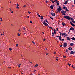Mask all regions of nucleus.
Returning <instances> with one entry per match:
<instances>
[{
    "instance_id": "e2e57ef3",
    "label": "nucleus",
    "mask_w": 75,
    "mask_h": 75,
    "mask_svg": "<svg viewBox=\"0 0 75 75\" xmlns=\"http://www.w3.org/2000/svg\"><path fill=\"white\" fill-rule=\"evenodd\" d=\"M54 54H56V52H54Z\"/></svg>"
},
{
    "instance_id": "c756f323",
    "label": "nucleus",
    "mask_w": 75,
    "mask_h": 75,
    "mask_svg": "<svg viewBox=\"0 0 75 75\" xmlns=\"http://www.w3.org/2000/svg\"><path fill=\"white\" fill-rule=\"evenodd\" d=\"M66 52L67 53H68V50L67 49L66 50Z\"/></svg>"
},
{
    "instance_id": "864d4df0",
    "label": "nucleus",
    "mask_w": 75,
    "mask_h": 75,
    "mask_svg": "<svg viewBox=\"0 0 75 75\" xmlns=\"http://www.w3.org/2000/svg\"><path fill=\"white\" fill-rule=\"evenodd\" d=\"M64 58H66V56H64Z\"/></svg>"
},
{
    "instance_id": "bb28decb",
    "label": "nucleus",
    "mask_w": 75,
    "mask_h": 75,
    "mask_svg": "<svg viewBox=\"0 0 75 75\" xmlns=\"http://www.w3.org/2000/svg\"><path fill=\"white\" fill-rule=\"evenodd\" d=\"M49 17H50V18H51V19L53 20L54 19H53V18H52L51 17H50V16H49Z\"/></svg>"
},
{
    "instance_id": "473e14b6",
    "label": "nucleus",
    "mask_w": 75,
    "mask_h": 75,
    "mask_svg": "<svg viewBox=\"0 0 75 75\" xmlns=\"http://www.w3.org/2000/svg\"><path fill=\"white\" fill-rule=\"evenodd\" d=\"M9 50L10 51H12V49L11 48H9Z\"/></svg>"
},
{
    "instance_id": "393cba45",
    "label": "nucleus",
    "mask_w": 75,
    "mask_h": 75,
    "mask_svg": "<svg viewBox=\"0 0 75 75\" xmlns=\"http://www.w3.org/2000/svg\"><path fill=\"white\" fill-rule=\"evenodd\" d=\"M38 64H37L36 65H35V67H38Z\"/></svg>"
},
{
    "instance_id": "39448f33",
    "label": "nucleus",
    "mask_w": 75,
    "mask_h": 75,
    "mask_svg": "<svg viewBox=\"0 0 75 75\" xmlns=\"http://www.w3.org/2000/svg\"><path fill=\"white\" fill-rule=\"evenodd\" d=\"M61 13L62 14L66 13V12L65 11H61Z\"/></svg>"
},
{
    "instance_id": "20e7f679",
    "label": "nucleus",
    "mask_w": 75,
    "mask_h": 75,
    "mask_svg": "<svg viewBox=\"0 0 75 75\" xmlns=\"http://www.w3.org/2000/svg\"><path fill=\"white\" fill-rule=\"evenodd\" d=\"M58 11H60L62 10L60 6H59V8L57 9Z\"/></svg>"
},
{
    "instance_id": "b1692460",
    "label": "nucleus",
    "mask_w": 75,
    "mask_h": 75,
    "mask_svg": "<svg viewBox=\"0 0 75 75\" xmlns=\"http://www.w3.org/2000/svg\"><path fill=\"white\" fill-rule=\"evenodd\" d=\"M67 65H69V66L71 65V64H69V63H68Z\"/></svg>"
},
{
    "instance_id": "4468645a",
    "label": "nucleus",
    "mask_w": 75,
    "mask_h": 75,
    "mask_svg": "<svg viewBox=\"0 0 75 75\" xmlns=\"http://www.w3.org/2000/svg\"><path fill=\"white\" fill-rule=\"evenodd\" d=\"M66 35V33H63L62 34V36H64L65 35Z\"/></svg>"
},
{
    "instance_id": "6e6552de",
    "label": "nucleus",
    "mask_w": 75,
    "mask_h": 75,
    "mask_svg": "<svg viewBox=\"0 0 75 75\" xmlns=\"http://www.w3.org/2000/svg\"><path fill=\"white\" fill-rule=\"evenodd\" d=\"M70 24H71V25H72V26H73V27H75V25L73 24V23H72L71 21L70 22Z\"/></svg>"
},
{
    "instance_id": "a211bd4d",
    "label": "nucleus",
    "mask_w": 75,
    "mask_h": 75,
    "mask_svg": "<svg viewBox=\"0 0 75 75\" xmlns=\"http://www.w3.org/2000/svg\"><path fill=\"white\" fill-rule=\"evenodd\" d=\"M50 8L52 9H53V6H50Z\"/></svg>"
},
{
    "instance_id": "9b49d317",
    "label": "nucleus",
    "mask_w": 75,
    "mask_h": 75,
    "mask_svg": "<svg viewBox=\"0 0 75 75\" xmlns=\"http://www.w3.org/2000/svg\"><path fill=\"white\" fill-rule=\"evenodd\" d=\"M62 25H63V26H64H64L66 25L65 23H64V22H62Z\"/></svg>"
},
{
    "instance_id": "c85d7f7f",
    "label": "nucleus",
    "mask_w": 75,
    "mask_h": 75,
    "mask_svg": "<svg viewBox=\"0 0 75 75\" xmlns=\"http://www.w3.org/2000/svg\"><path fill=\"white\" fill-rule=\"evenodd\" d=\"M16 6H19V4H18V3L17 4H16Z\"/></svg>"
},
{
    "instance_id": "c9c22d12",
    "label": "nucleus",
    "mask_w": 75,
    "mask_h": 75,
    "mask_svg": "<svg viewBox=\"0 0 75 75\" xmlns=\"http://www.w3.org/2000/svg\"><path fill=\"white\" fill-rule=\"evenodd\" d=\"M0 19H1L0 21H1L3 20L2 18H0Z\"/></svg>"
},
{
    "instance_id": "680f3d73",
    "label": "nucleus",
    "mask_w": 75,
    "mask_h": 75,
    "mask_svg": "<svg viewBox=\"0 0 75 75\" xmlns=\"http://www.w3.org/2000/svg\"><path fill=\"white\" fill-rule=\"evenodd\" d=\"M23 7H26V6L24 5Z\"/></svg>"
},
{
    "instance_id": "5fc2aeb1",
    "label": "nucleus",
    "mask_w": 75,
    "mask_h": 75,
    "mask_svg": "<svg viewBox=\"0 0 75 75\" xmlns=\"http://www.w3.org/2000/svg\"><path fill=\"white\" fill-rule=\"evenodd\" d=\"M72 67L73 68H74V67L73 65L72 66Z\"/></svg>"
},
{
    "instance_id": "72a5a7b5",
    "label": "nucleus",
    "mask_w": 75,
    "mask_h": 75,
    "mask_svg": "<svg viewBox=\"0 0 75 75\" xmlns=\"http://www.w3.org/2000/svg\"><path fill=\"white\" fill-rule=\"evenodd\" d=\"M55 2V1H52V3H54Z\"/></svg>"
},
{
    "instance_id": "09e8293b",
    "label": "nucleus",
    "mask_w": 75,
    "mask_h": 75,
    "mask_svg": "<svg viewBox=\"0 0 75 75\" xmlns=\"http://www.w3.org/2000/svg\"><path fill=\"white\" fill-rule=\"evenodd\" d=\"M54 34H56V31H54V32H53Z\"/></svg>"
},
{
    "instance_id": "79ce46f5",
    "label": "nucleus",
    "mask_w": 75,
    "mask_h": 75,
    "mask_svg": "<svg viewBox=\"0 0 75 75\" xmlns=\"http://www.w3.org/2000/svg\"><path fill=\"white\" fill-rule=\"evenodd\" d=\"M16 8H17L18 9H19V7H18V6H17L16 7Z\"/></svg>"
},
{
    "instance_id": "8fccbe9b",
    "label": "nucleus",
    "mask_w": 75,
    "mask_h": 75,
    "mask_svg": "<svg viewBox=\"0 0 75 75\" xmlns=\"http://www.w3.org/2000/svg\"><path fill=\"white\" fill-rule=\"evenodd\" d=\"M58 28H57V29L56 31H58Z\"/></svg>"
},
{
    "instance_id": "9d476101",
    "label": "nucleus",
    "mask_w": 75,
    "mask_h": 75,
    "mask_svg": "<svg viewBox=\"0 0 75 75\" xmlns=\"http://www.w3.org/2000/svg\"><path fill=\"white\" fill-rule=\"evenodd\" d=\"M74 54V51H71L70 52V54Z\"/></svg>"
},
{
    "instance_id": "13d9d810",
    "label": "nucleus",
    "mask_w": 75,
    "mask_h": 75,
    "mask_svg": "<svg viewBox=\"0 0 75 75\" xmlns=\"http://www.w3.org/2000/svg\"><path fill=\"white\" fill-rule=\"evenodd\" d=\"M4 35V34H1V36H3V35Z\"/></svg>"
},
{
    "instance_id": "6e6d98bb",
    "label": "nucleus",
    "mask_w": 75,
    "mask_h": 75,
    "mask_svg": "<svg viewBox=\"0 0 75 75\" xmlns=\"http://www.w3.org/2000/svg\"><path fill=\"white\" fill-rule=\"evenodd\" d=\"M46 55H48V53H46Z\"/></svg>"
},
{
    "instance_id": "c03bdc74",
    "label": "nucleus",
    "mask_w": 75,
    "mask_h": 75,
    "mask_svg": "<svg viewBox=\"0 0 75 75\" xmlns=\"http://www.w3.org/2000/svg\"><path fill=\"white\" fill-rule=\"evenodd\" d=\"M18 36H20V34L19 33H18Z\"/></svg>"
},
{
    "instance_id": "69168bd1",
    "label": "nucleus",
    "mask_w": 75,
    "mask_h": 75,
    "mask_svg": "<svg viewBox=\"0 0 75 75\" xmlns=\"http://www.w3.org/2000/svg\"><path fill=\"white\" fill-rule=\"evenodd\" d=\"M58 59L57 58L56 59V60L57 61H58Z\"/></svg>"
},
{
    "instance_id": "0e129e2a",
    "label": "nucleus",
    "mask_w": 75,
    "mask_h": 75,
    "mask_svg": "<svg viewBox=\"0 0 75 75\" xmlns=\"http://www.w3.org/2000/svg\"><path fill=\"white\" fill-rule=\"evenodd\" d=\"M62 45H61L60 46V47H62Z\"/></svg>"
},
{
    "instance_id": "7c9ffc66",
    "label": "nucleus",
    "mask_w": 75,
    "mask_h": 75,
    "mask_svg": "<svg viewBox=\"0 0 75 75\" xmlns=\"http://www.w3.org/2000/svg\"><path fill=\"white\" fill-rule=\"evenodd\" d=\"M28 13L29 14H30L31 13V12L28 11Z\"/></svg>"
},
{
    "instance_id": "f8f14e48",
    "label": "nucleus",
    "mask_w": 75,
    "mask_h": 75,
    "mask_svg": "<svg viewBox=\"0 0 75 75\" xmlns=\"http://www.w3.org/2000/svg\"><path fill=\"white\" fill-rule=\"evenodd\" d=\"M67 40H68L69 41H70V37H67Z\"/></svg>"
},
{
    "instance_id": "58836bf2",
    "label": "nucleus",
    "mask_w": 75,
    "mask_h": 75,
    "mask_svg": "<svg viewBox=\"0 0 75 75\" xmlns=\"http://www.w3.org/2000/svg\"><path fill=\"white\" fill-rule=\"evenodd\" d=\"M37 15H38V17H40V16L39 15L38 13H37Z\"/></svg>"
},
{
    "instance_id": "ea45409f",
    "label": "nucleus",
    "mask_w": 75,
    "mask_h": 75,
    "mask_svg": "<svg viewBox=\"0 0 75 75\" xmlns=\"http://www.w3.org/2000/svg\"><path fill=\"white\" fill-rule=\"evenodd\" d=\"M59 33H60V36H61V34H62V33H61V32H59Z\"/></svg>"
},
{
    "instance_id": "412c9836",
    "label": "nucleus",
    "mask_w": 75,
    "mask_h": 75,
    "mask_svg": "<svg viewBox=\"0 0 75 75\" xmlns=\"http://www.w3.org/2000/svg\"><path fill=\"white\" fill-rule=\"evenodd\" d=\"M67 7H63V8H62V9H67Z\"/></svg>"
},
{
    "instance_id": "4d7b16f0",
    "label": "nucleus",
    "mask_w": 75,
    "mask_h": 75,
    "mask_svg": "<svg viewBox=\"0 0 75 75\" xmlns=\"http://www.w3.org/2000/svg\"><path fill=\"white\" fill-rule=\"evenodd\" d=\"M74 4H75V0L74 1Z\"/></svg>"
},
{
    "instance_id": "49530a36",
    "label": "nucleus",
    "mask_w": 75,
    "mask_h": 75,
    "mask_svg": "<svg viewBox=\"0 0 75 75\" xmlns=\"http://www.w3.org/2000/svg\"><path fill=\"white\" fill-rule=\"evenodd\" d=\"M16 47H17L18 46V44H16Z\"/></svg>"
},
{
    "instance_id": "2eb2a0df",
    "label": "nucleus",
    "mask_w": 75,
    "mask_h": 75,
    "mask_svg": "<svg viewBox=\"0 0 75 75\" xmlns=\"http://www.w3.org/2000/svg\"><path fill=\"white\" fill-rule=\"evenodd\" d=\"M71 39L73 40H75V38L74 37H72V38H71Z\"/></svg>"
},
{
    "instance_id": "f704fd0d",
    "label": "nucleus",
    "mask_w": 75,
    "mask_h": 75,
    "mask_svg": "<svg viewBox=\"0 0 75 75\" xmlns=\"http://www.w3.org/2000/svg\"><path fill=\"white\" fill-rule=\"evenodd\" d=\"M32 43H33V44H34V45L35 44V42H34L32 41Z\"/></svg>"
},
{
    "instance_id": "7ed1b4c3",
    "label": "nucleus",
    "mask_w": 75,
    "mask_h": 75,
    "mask_svg": "<svg viewBox=\"0 0 75 75\" xmlns=\"http://www.w3.org/2000/svg\"><path fill=\"white\" fill-rule=\"evenodd\" d=\"M50 14L52 16L54 17V16H55V13H53L52 11L51 12Z\"/></svg>"
},
{
    "instance_id": "aec40b11",
    "label": "nucleus",
    "mask_w": 75,
    "mask_h": 75,
    "mask_svg": "<svg viewBox=\"0 0 75 75\" xmlns=\"http://www.w3.org/2000/svg\"><path fill=\"white\" fill-rule=\"evenodd\" d=\"M65 11L67 12H69V10H68V9L67 8L66 9Z\"/></svg>"
},
{
    "instance_id": "bf43d9fd",
    "label": "nucleus",
    "mask_w": 75,
    "mask_h": 75,
    "mask_svg": "<svg viewBox=\"0 0 75 75\" xmlns=\"http://www.w3.org/2000/svg\"><path fill=\"white\" fill-rule=\"evenodd\" d=\"M72 6L73 7H74V5H72Z\"/></svg>"
},
{
    "instance_id": "052dcab7",
    "label": "nucleus",
    "mask_w": 75,
    "mask_h": 75,
    "mask_svg": "<svg viewBox=\"0 0 75 75\" xmlns=\"http://www.w3.org/2000/svg\"><path fill=\"white\" fill-rule=\"evenodd\" d=\"M25 28H23V29H24V30H25Z\"/></svg>"
},
{
    "instance_id": "dca6fc26",
    "label": "nucleus",
    "mask_w": 75,
    "mask_h": 75,
    "mask_svg": "<svg viewBox=\"0 0 75 75\" xmlns=\"http://www.w3.org/2000/svg\"><path fill=\"white\" fill-rule=\"evenodd\" d=\"M40 17H41V18H40L41 20H42L44 19V18L42 16H41Z\"/></svg>"
},
{
    "instance_id": "423d86ee",
    "label": "nucleus",
    "mask_w": 75,
    "mask_h": 75,
    "mask_svg": "<svg viewBox=\"0 0 75 75\" xmlns=\"http://www.w3.org/2000/svg\"><path fill=\"white\" fill-rule=\"evenodd\" d=\"M59 39L60 41H64V39L61 40V36H59Z\"/></svg>"
},
{
    "instance_id": "a18cd8bd",
    "label": "nucleus",
    "mask_w": 75,
    "mask_h": 75,
    "mask_svg": "<svg viewBox=\"0 0 75 75\" xmlns=\"http://www.w3.org/2000/svg\"><path fill=\"white\" fill-rule=\"evenodd\" d=\"M51 6H52L54 7V5H51Z\"/></svg>"
},
{
    "instance_id": "1a4fd4ad",
    "label": "nucleus",
    "mask_w": 75,
    "mask_h": 75,
    "mask_svg": "<svg viewBox=\"0 0 75 75\" xmlns=\"http://www.w3.org/2000/svg\"><path fill=\"white\" fill-rule=\"evenodd\" d=\"M70 30L71 31L72 30H74V28L73 27H71V28H70Z\"/></svg>"
},
{
    "instance_id": "e433bc0d",
    "label": "nucleus",
    "mask_w": 75,
    "mask_h": 75,
    "mask_svg": "<svg viewBox=\"0 0 75 75\" xmlns=\"http://www.w3.org/2000/svg\"><path fill=\"white\" fill-rule=\"evenodd\" d=\"M55 1V2H59V1H57V0H55V1Z\"/></svg>"
},
{
    "instance_id": "0eeeda50",
    "label": "nucleus",
    "mask_w": 75,
    "mask_h": 75,
    "mask_svg": "<svg viewBox=\"0 0 75 75\" xmlns=\"http://www.w3.org/2000/svg\"><path fill=\"white\" fill-rule=\"evenodd\" d=\"M67 45L68 44L67 43H64L63 45V46L64 47H66Z\"/></svg>"
},
{
    "instance_id": "774afa93",
    "label": "nucleus",
    "mask_w": 75,
    "mask_h": 75,
    "mask_svg": "<svg viewBox=\"0 0 75 75\" xmlns=\"http://www.w3.org/2000/svg\"><path fill=\"white\" fill-rule=\"evenodd\" d=\"M56 37H57V38H58L59 37V36H57Z\"/></svg>"
},
{
    "instance_id": "ddd939ff",
    "label": "nucleus",
    "mask_w": 75,
    "mask_h": 75,
    "mask_svg": "<svg viewBox=\"0 0 75 75\" xmlns=\"http://www.w3.org/2000/svg\"><path fill=\"white\" fill-rule=\"evenodd\" d=\"M68 50L69 51H71L72 50V48L71 47H70L69 48H68Z\"/></svg>"
},
{
    "instance_id": "f3484780",
    "label": "nucleus",
    "mask_w": 75,
    "mask_h": 75,
    "mask_svg": "<svg viewBox=\"0 0 75 75\" xmlns=\"http://www.w3.org/2000/svg\"><path fill=\"white\" fill-rule=\"evenodd\" d=\"M56 3H57V5L59 6V3H58V2H56Z\"/></svg>"
},
{
    "instance_id": "4be33fe9",
    "label": "nucleus",
    "mask_w": 75,
    "mask_h": 75,
    "mask_svg": "<svg viewBox=\"0 0 75 75\" xmlns=\"http://www.w3.org/2000/svg\"><path fill=\"white\" fill-rule=\"evenodd\" d=\"M17 64H18V66L19 67H20V65H21V64H18V63Z\"/></svg>"
},
{
    "instance_id": "5701e85b",
    "label": "nucleus",
    "mask_w": 75,
    "mask_h": 75,
    "mask_svg": "<svg viewBox=\"0 0 75 75\" xmlns=\"http://www.w3.org/2000/svg\"><path fill=\"white\" fill-rule=\"evenodd\" d=\"M49 28L52 29V30H53V28H52L51 27H49Z\"/></svg>"
},
{
    "instance_id": "37998d69",
    "label": "nucleus",
    "mask_w": 75,
    "mask_h": 75,
    "mask_svg": "<svg viewBox=\"0 0 75 75\" xmlns=\"http://www.w3.org/2000/svg\"><path fill=\"white\" fill-rule=\"evenodd\" d=\"M30 23H33L32 22V21H30Z\"/></svg>"
},
{
    "instance_id": "2f4dec72",
    "label": "nucleus",
    "mask_w": 75,
    "mask_h": 75,
    "mask_svg": "<svg viewBox=\"0 0 75 75\" xmlns=\"http://www.w3.org/2000/svg\"><path fill=\"white\" fill-rule=\"evenodd\" d=\"M72 22H73L74 23H75V21H74V20H72Z\"/></svg>"
},
{
    "instance_id": "603ef678",
    "label": "nucleus",
    "mask_w": 75,
    "mask_h": 75,
    "mask_svg": "<svg viewBox=\"0 0 75 75\" xmlns=\"http://www.w3.org/2000/svg\"><path fill=\"white\" fill-rule=\"evenodd\" d=\"M36 71V70H34V72H35Z\"/></svg>"
},
{
    "instance_id": "a19ab883",
    "label": "nucleus",
    "mask_w": 75,
    "mask_h": 75,
    "mask_svg": "<svg viewBox=\"0 0 75 75\" xmlns=\"http://www.w3.org/2000/svg\"><path fill=\"white\" fill-rule=\"evenodd\" d=\"M43 41H45L46 40V39H43Z\"/></svg>"
},
{
    "instance_id": "338daca9",
    "label": "nucleus",
    "mask_w": 75,
    "mask_h": 75,
    "mask_svg": "<svg viewBox=\"0 0 75 75\" xmlns=\"http://www.w3.org/2000/svg\"><path fill=\"white\" fill-rule=\"evenodd\" d=\"M54 31H55V32L56 31V30L55 29H54Z\"/></svg>"
},
{
    "instance_id": "de8ad7c7",
    "label": "nucleus",
    "mask_w": 75,
    "mask_h": 75,
    "mask_svg": "<svg viewBox=\"0 0 75 75\" xmlns=\"http://www.w3.org/2000/svg\"><path fill=\"white\" fill-rule=\"evenodd\" d=\"M63 15H66V13H64V14H62Z\"/></svg>"
},
{
    "instance_id": "a878e982",
    "label": "nucleus",
    "mask_w": 75,
    "mask_h": 75,
    "mask_svg": "<svg viewBox=\"0 0 75 75\" xmlns=\"http://www.w3.org/2000/svg\"><path fill=\"white\" fill-rule=\"evenodd\" d=\"M45 21H46V22L48 23V24H49V22H48V21H47V19H46L45 20Z\"/></svg>"
},
{
    "instance_id": "6ab92c4d",
    "label": "nucleus",
    "mask_w": 75,
    "mask_h": 75,
    "mask_svg": "<svg viewBox=\"0 0 75 75\" xmlns=\"http://www.w3.org/2000/svg\"><path fill=\"white\" fill-rule=\"evenodd\" d=\"M70 45H71V46H72L73 45H74V44L73 43H70Z\"/></svg>"
},
{
    "instance_id": "4c0bfd02",
    "label": "nucleus",
    "mask_w": 75,
    "mask_h": 75,
    "mask_svg": "<svg viewBox=\"0 0 75 75\" xmlns=\"http://www.w3.org/2000/svg\"><path fill=\"white\" fill-rule=\"evenodd\" d=\"M70 19H71V20L72 21H73L74 20L73 19L71 18H70Z\"/></svg>"
},
{
    "instance_id": "f03ea898",
    "label": "nucleus",
    "mask_w": 75,
    "mask_h": 75,
    "mask_svg": "<svg viewBox=\"0 0 75 75\" xmlns=\"http://www.w3.org/2000/svg\"><path fill=\"white\" fill-rule=\"evenodd\" d=\"M42 23L44 24V25L45 26H47L48 25V24L46 23V22L45 20L44 21V22H43Z\"/></svg>"
},
{
    "instance_id": "cd10ccee",
    "label": "nucleus",
    "mask_w": 75,
    "mask_h": 75,
    "mask_svg": "<svg viewBox=\"0 0 75 75\" xmlns=\"http://www.w3.org/2000/svg\"><path fill=\"white\" fill-rule=\"evenodd\" d=\"M68 2V1H66L65 3H64V4H67Z\"/></svg>"
},
{
    "instance_id": "3c124183",
    "label": "nucleus",
    "mask_w": 75,
    "mask_h": 75,
    "mask_svg": "<svg viewBox=\"0 0 75 75\" xmlns=\"http://www.w3.org/2000/svg\"><path fill=\"white\" fill-rule=\"evenodd\" d=\"M52 34H53V35H54V33H53V32H52Z\"/></svg>"
},
{
    "instance_id": "f257e3e1",
    "label": "nucleus",
    "mask_w": 75,
    "mask_h": 75,
    "mask_svg": "<svg viewBox=\"0 0 75 75\" xmlns=\"http://www.w3.org/2000/svg\"><path fill=\"white\" fill-rule=\"evenodd\" d=\"M64 18L66 19H67L68 20H71V18L68 16L66 15L65 16H64Z\"/></svg>"
}]
</instances>
